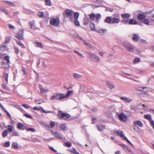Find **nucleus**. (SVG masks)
Segmentation results:
<instances>
[{
    "mask_svg": "<svg viewBox=\"0 0 154 154\" xmlns=\"http://www.w3.org/2000/svg\"><path fill=\"white\" fill-rule=\"evenodd\" d=\"M73 93L72 91H68L66 94L56 93L51 97L50 99L51 100H53L54 99L57 100H62L68 97Z\"/></svg>",
    "mask_w": 154,
    "mask_h": 154,
    "instance_id": "f257e3e1",
    "label": "nucleus"
},
{
    "mask_svg": "<svg viewBox=\"0 0 154 154\" xmlns=\"http://www.w3.org/2000/svg\"><path fill=\"white\" fill-rule=\"evenodd\" d=\"M123 46L128 51L133 52L134 51V47L130 44L127 42H122Z\"/></svg>",
    "mask_w": 154,
    "mask_h": 154,
    "instance_id": "f03ea898",
    "label": "nucleus"
},
{
    "mask_svg": "<svg viewBox=\"0 0 154 154\" xmlns=\"http://www.w3.org/2000/svg\"><path fill=\"white\" fill-rule=\"evenodd\" d=\"M58 116L61 119H63L65 120H66L69 119L70 115L66 113L63 112L61 111H59L58 112Z\"/></svg>",
    "mask_w": 154,
    "mask_h": 154,
    "instance_id": "7ed1b4c3",
    "label": "nucleus"
},
{
    "mask_svg": "<svg viewBox=\"0 0 154 154\" xmlns=\"http://www.w3.org/2000/svg\"><path fill=\"white\" fill-rule=\"evenodd\" d=\"M89 57L94 62L97 63L100 61V58L97 55L93 53H90Z\"/></svg>",
    "mask_w": 154,
    "mask_h": 154,
    "instance_id": "20e7f679",
    "label": "nucleus"
},
{
    "mask_svg": "<svg viewBox=\"0 0 154 154\" xmlns=\"http://www.w3.org/2000/svg\"><path fill=\"white\" fill-rule=\"evenodd\" d=\"M60 21L58 18H52L50 21V24L55 26H57L60 24Z\"/></svg>",
    "mask_w": 154,
    "mask_h": 154,
    "instance_id": "39448f33",
    "label": "nucleus"
},
{
    "mask_svg": "<svg viewBox=\"0 0 154 154\" xmlns=\"http://www.w3.org/2000/svg\"><path fill=\"white\" fill-rule=\"evenodd\" d=\"M23 29L20 30L17 32L16 35L15 37L17 38L20 40H22L24 38L23 37Z\"/></svg>",
    "mask_w": 154,
    "mask_h": 154,
    "instance_id": "423d86ee",
    "label": "nucleus"
},
{
    "mask_svg": "<svg viewBox=\"0 0 154 154\" xmlns=\"http://www.w3.org/2000/svg\"><path fill=\"white\" fill-rule=\"evenodd\" d=\"M73 13V12L72 11L69 9H66L65 11V14L66 16L69 17V19L72 21H73V18L72 17Z\"/></svg>",
    "mask_w": 154,
    "mask_h": 154,
    "instance_id": "0eeeda50",
    "label": "nucleus"
},
{
    "mask_svg": "<svg viewBox=\"0 0 154 154\" xmlns=\"http://www.w3.org/2000/svg\"><path fill=\"white\" fill-rule=\"evenodd\" d=\"M83 23V25L85 26H87L88 24H90L91 23V21L87 15H85Z\"/></svg>",
    "mask_w": 154,
    "mask_h": 154,
    "instance_id": "6e6552de",
    "label": "nucleus"
},
{
    "mask_svg": "<svg viewBox=\"0 0 154 154\" xmlns=\"http://www.w3.org/2000/svg\"><path fill=\"white\" fill-rule=\"evenodd\" d=\"M144 117L145 119H147L151 123V125L153 128H154V121L152 119L151 115L149 114L144 115Z\"/></svg>",
    "mask_w": 154,
    "mask_h": 154,
    "instance_id": "1a4fd4ad",
    "label": "nucleus"
},
{
    "mask_svg": "<svg viewBox=\"0 0 154 154\" xmlns=\"http://www.w3.org/2000/svg\"><path fill=\"white\" fill-rule=\"evenodd\" d=\"M33 109L35 110H41L42 111V112L44 113H52V112L51 111H46L45 110H44L43 108L41 107H40V108H38L37 107L35 106L33 107Z\"/></svg>",
    "mask_w": 154,
    "mask_h": 154,
    "instance_id": "9d476101",
    "label": "nucleus"
},
{
    "mask_svg": "<svg viewBox=\"0 0 154 154\" xmlns=\"http://www.w3.org/2000/svg\"><path fill=\"white\" fill-rule=\"evenodd\" d=\"M119 119L122 122H125L127 120L126 116L123 113H121L119 115Z\"/></svg>",
    "mask_w": 154,
    "mask_h": 154,
    "instance_id": "9b49d317",
    "label": "nucleus"
},
{
    "mask_svg": "<svg viewBox=\"0 0 154 154\" xmlns=\"http://www.w3.org/2000/svg\"><path fill=\"white\" fill-rule=\"evenodd\" d=\"M55 137L59 139H65V138L60 133L55 132L54 133Z\"/></svg>",
    "mask_w": 154,
    "mask_h": 154,
    "instance_id": "f8f14e48",
    "label": "nucleus"
},
{
    "mask_svg": "<svg viewBox=\"0 0 154 154\" xmlns=\"http://www.w3.org/2000/svg\"><path fill=\"white\" fill-rule=\"evenodd\" d=\"M119 16L118 17H114L112 18V23L115 24L119 23L120 20Z\"/></svg>",
    "mask_w": 154,
    "mask_h": 154,
    "instance_id": "ddd939ff",
    "label": "nucleus"
},
{
    "mask_svg": "<svg viewBox=\"0 0 154 154\" xmlns=\"http://www.w3.org/2000/svg\"><path fill=\"white\" fill-rule=\"evenodd\" d=\"M107 86L110 89H112L115 88V86L114 85L109 81L106 82Z\"/></svg>",
    "mask_w": 154,
    "mask_h": 154,
    "instance_id": "4468645a",
    "label": "nucleus"
},
{
    "mask_svg": "<svg viewBox=\"0 0 154 154\" xmlns=\"http://www.w3.org/2000/svg\"><path fill=\"white\" fill-rule=\"evenodd\" d=\"M91 22H93L96 18L95 15L94 14H91L87 15Z\"/></svg>",
    "mask_w": 154,
    "mask_h": 154,
    "instance_id": "2eb2a0df",
    "label": "nucleus"
},
{
    "mask_svg": "<svg viewBox=\"0 0 154 154\" xmlns=\"http://www.w3.org/2000/svg\"><path fill=\"white\" fill-rule=\"evenodd\" d=\"M112 18L110 17H106L104 20V22L106 23H112Z\"/></svg>",
    "mask_w": 154,
    "mask_h": 154,
    "instance_id": "dca6fc26",
    "label": "nucleus"
},
{
    "mask_svg": "<svg viewBox=\"0 0 154 154\" xmlns=\"http://www.w3.org/2000/svg\"><path fill=\"white\" fill-rule=\"evenodd\" d=\"M120 99L125 101L127 103L130 102L131 101V99L127 97H120Z\"/></svg>",
    "mask_w": 154,
    "mask_h": 154,
    "instance_id": "f3484780",
    "label": "nucleus"
},
{
    "mask_svg": "<svg viewBox=\"0 0 154 154\" xmlns=\"http://www.w3.org/2000/svg\"><path fill=\"white\" fill-rule=\"evenodd\" d=\"M145 17V15L143 14H138L137 15V18L139 20H143Z\"/></svg>",
    "mask_w": 154,
    "mask_h": 154,
    "instance_id": "a211bd4d",
    "label": "nucleus"
},
{
    "mask_svg": "<svg viewBox=\"0 0 154 154\" xmlns=\"http://www.w3.org/2000/svg\"><path fill=\"white\" fill-rule=\"evenodd\" d=\"M134 124L135 125H138L140 127H142L143 126V124L140 121H134Z\"/></svg>",
    "mask_w": 154,
    "mask_h": 154,
    "instance_id": "6ab92c4d",
    "label": "nucleus"
},
{
    "mask_svg": "<svg viewBox=\"0 0 154 154\" xmlns=\"http://www.w3.org/2000/svg\"><path fill=\"white\" fill-rule=\"evenodd\" d=\"M133 39L135 42H137L139 40L140 37L139 35L137 34H134L133 35Z\"/></svg>",
    "mask_w": 154,
    "mask_h": 154,
    "instance_id": "aec40b11",
    "label": "nucleus"
},
{
    "mask_svg": "<svg viewBox=\"0 0 154 154\" xmlns=\"http://www.w3.org/2000/svg\"><path fill=\"white\" fill-rule=\"evenodd\" d=\"M39 88L40 90V93L41 94H43L46 91H48V89L47 88H43L41 86H39Z\"/></svg>",
    "mask_w": 154,
    "mask_h": 154,
    "instance_id": "412c9836",
    "label": "nucleus"
},
{
    "mask_svg": "<svg viewBox=\"0 0 154 154\" xmlns=\"http://www.w3.org/2000/svg\"><path fill=\"white\" fill-rule=\"evenodd\" d=\"M128 23L131 25H136L137 23V22L136 20L131 19L129 20Z\"/></svg>",
    "mask_w": 154,
    "mask_h": 154,
    "instance_id": "4be33fe9",
    "label": "nucleus"
},
{
    "mask_svg": "<svg viewBox=\"0 0 154 154\" xmlns=\"http://www.w3.org/2000/svg\"><path fill=\"white\" fill-rule=\"evenodd\" d=\"M115 133L117 134L122 137H124V134H122L123 132L122 131H115Z\"/></svg>",
    "mask_w": 154,
    "mask_h": 154,
    "instance_id": "5701e85b",
    "label": "nucleus"
},
{
    "mask_svg": "<svg viewBox=\"0 0 154 154\" xmlns=\"http://www.w3.org/2000/svg\"><path fill=\"white\" fill-rule=\"evenodd\" d=\"M107 31V29H100L98 31L99 33L101 35H103L105 34Z\"/></svg>",
    "mask_w": 154,
    "mask_h": 154,
    "instance_id": "b1692460",
    "label": "nucleus"
},
{
    "mask_svg": "<svg viewBox=\"0 0 154 154\" xmlns=\"http://www.w3.org/2000/svg\"><path fill=\"white\" fill-rule=\"evenodd\" d=\"M60 128L63 131L66 130L68 128L67 125L65 124H61L60 125Z\"/></svg>",
    "mask_w": 154,
    "mask_h": 154,
    "instance_id": "393cba45",
    "label": "nucleus"
},
{
    "mask_svg": "<svg viewBox=\"0 0 154 154\" xmlns=\"http://www.w3.org/2000/svg\"><path fill=\"white\" fill-rule=\"evenodd\" d=\"M9 63H6L5 62H2V66H3L6 69H8L10 67V65Z\"/></svg>",
    "mask_w": 154,
    "mask_h": 154,
    "instance_id": "a878e982",
    "label": "nucleus"
},
{
    "mask_svg": "<svg viewBox=\"0 0 154 154\" xmlns=\"http://www.w3.org/2000/svg\"><path fill=\"white\" fill-rule=\"evenodd\" d=\"M73 76L74 78L76 79H80L82 77L81 75L76 73H74L73 74Z\"/></svg>",
    "mask_w": 154,
    "mask_h": 154,
    "instance_id": "bb28decb",
    "label": "nucleus"
},
{
    "mask_svg": "<svg viewBox=\"0 0 154 154\" xmlns=\"http://www.w3.org/2000/svg\"><path fill=\"white\" fill-rule=\"evenodd\" d=\"M105 126L103 125H99L97 126V128L98 130L100 131H103L105 129Z\"/></svg>",
    "mask_w": 154,
    "mask_h": 154,
    "instance_id": "cd10ccee",
    "label": "nucleus"
},
{
    "mask_svg": "<svg viewBox=\"0 0 154 154\" xmlns=\"http://www.w3.org/2000/svg\"><path fill=\"white\" fill-rule=\"evenodd\" d=\"M125 74H126L128 76H125L124 75H121L123 77L128 79H131V77H131L132 76V75L130 74H129L127 73H124Z\"/></svg>",
    "mask_w": 154,
    "mask_h": 154,
    "instance_id": "c85d7f7f",
    "label": "nucleus"
},
{
    "mask_svg": "<svg viewBox=\"0 0 154 154\" xmlns=\"http://www.w3.org/2000/svg\"><path fill=\"white\" fill-rule=\"evenodd\" d=\"M10 57L8 55H6L3 58L4 60L6 61L8 63H10Z\"/></svg>",
    "mask_w": 154,
    "mask_h": 154,
    "instance_id": "c756f323",
    "label": "nucleus"
},
{
    "mask_svg": "<svg viewBox=\"0 0 154 154\" xmlns=\"http://www.w3.org/2000/svg\"><path fill=\"white\" fill-rule=\"evenodd\" d=\"M45 5L48 6H51V2L50 0H45Z\"/></svg>",
    "mask_w": 154,
    "mask_h": 154,
    "instance_id": "7c9ffc66",
    "label": "nucleus"
},
{
    "mask_svg": "<svg viewBox=\"0 0 154 154\" xmlns=\"http://www.w3.org/2000/svg\"><path fill=\"white\" fill-rule=\"evenodd\" d=\"M63 145L67 147H70L72 146V143L69 142H68L66 143H64Z\"/></svg>",
    "mask_w": 154,
    "mask_h": 154,
    "instance_id": "2f4dec72",
    "label": "nucleus"
},
{
    "mask_svg": "<svg viewBox=\"0 0 154 154\" xmlns=\"http://www.w3.org/2000/svg\"><path fill=\"white\" fill-rule=\"evenodd\" d=\"M79 38H80V40L82 41L83 42V44L85 45V46H88L89 44L87 43L85 40H83V39L80 36H79Z\"/></svg>",
    "mask_w": 154,
    "mask_h": 154,
    "instance_id": "473e14b6",
    "label": "nucleus"
},
{
    "mask_svg": "<svg viewBox=\"0 0 154 154\" xmlns=\"http://www.w3.org/2000/svg\"><path fill=\"white\" fill-rule=\"evenodd\" d=\"M16 41L17 43V44L20 46L21 47H22L23 48H25V46L22 43H21L20 41L16 40Z\"/></svg>",
    "mask_w": 154,
    "mask_h": 154,
    "instance_id": "72a5a7b5",
    "label": "nucleus"
},
{
    "mask_svg": "<svg viewBox=\"0 0 154 154\" xmlns=\"http://www.w3.org/2000/svg\"><path fill=\"white\" fill-rule=\"evenodd\" d=\"M142 22L146 25H148L149 24V20L147 19L144 18L142 20Z\"/></svg>",
    "mask_w": 154,
    "mask_h": 154,
    "instance_id": "f704fd0d",
    "label": "nucleus"
},
{
    "mask_svg": "<svg viewBox=\"0 0 154 154\" xmlns=\"http://www.w3.org/2000/svg\"><path fill=\"white\" fill-rule=\"evenodd\" d=\"M0 10L3 12H4L5 14H8V12L7 10L4 8L2 7H0Z\"/></svg>",
    "mask_w": 154,
    "mask_h": 154,
    "instance_id": "c9c22d12",
    "label": "nucleus"
},
{
    "mask_svg": "<svg viewBox=\"0 0 154 154\" xmlns=\"http://www.w3.org/2000/svg\"><path fill=\"white\" fill-rule=\"evenodd\" d=\"M12 145L13 147L16 149H18L19 148L18 144L16 142H14L13 143Z\"/></svg>",
    "mask_w": 154,
    "mask_h": 154,
    "instance_id": "e433bc0d",
    "label": "nucleus"
},
{
    "mask_svg": "<svg viewBox=\"0 0 154 154\" xmlns=\"http://www.w3.org/2000/svg\"><path fill=\"white\" fill-rule=\"evenodd\" d=\"M122 17L123 18H128L130 17V15L128 14H122L121 15Z\"/></svg>",
    "mask_w": 154,
    "mask_h": 154,
    "instance_id": "4c0bfd02",
    "label": "nucleus"
},
{
    "mask_svg": "<svg viewBox=\"0 0 154 154\" xmlns=\"http://www.w3.org/2000/svg\"><path fill=\"white\" fill-rule=\"evenodd\" d=\"M90 28L92 30H94L95 28V26L93 22H91L90 24Z\"/></svg>",
    "mask_w": 154,
    "mask_h": 154,
    "instance_id": "58836bf2",
    "label": "nucleus"
},
{
    "mask_svg": "<svg viewBox=\"0 0 154 154\" xmlns=\"http://www.w3.org/2000/svg\"><path fill=\"white\" fill-rule=\"evenodd\" d=\"M35 44H36L35 46L41 48H42V43L40 42H36Z\"/></svg>",
    "mask_w": 154,
    "mask_h": 154,
    "instance_id": "ea45409f",
    "label": "nucleus"
},
{
    "mask_svg": "<svg viewBox=\"0 0 154 154\" xmlns=\"http://www.w3.org/2000/svg\"><path fill=\"white\" fill-rule=\"evenodd\" d=\"M4 77L6 81L7 82H8V73H5L4 74Z\"/></svg>",
    "mask_w": 154,
    "mask_h": 154,
    "instance_id": "a19ab883",
    "label": "nucleus"
},
{
    "mask_svg": "<svg viewBox=\"0 0 154 154\" xmlns=\"http://www.w3.org/2000/svg\"><path fill=\"white\" fill-rule=\"evenodd\" d=\"M8 131L7 130H5L2 133V135L3 137H5L7 135Z\"/></svg>",
    "mask_w": 154,
    "mask_h": 154,
    "instance_id": "79ce46f5",
    "label": "nucleus"
},
{
    "mask_svg": "<svg viewBox=\"0 0 154 154\" xmlns=\"http://www.w3.org/2000/svg\"><path fill=\"white\" fill-rule=\"evenodd\" d=\"M23 126V125L21 123H19L17 125V128L19 129H21Z\"/></svg>",
    "mask_w": 154,
    "mask_h": 154,
    "instance_id": "37998d69",
    "label": "nucleus"
},
{
    "mask_svg": "<svg viewBox=\"0 0 154 154\" xmlns=\"http://www.w3.org/2000/svg\"><path fill=\"white\" fill-rule=\"evenodd\" d=\"M79 16V14L77 12L75 13L74 14V17L75 19H78Z\"/></svg>",
    "mask_w": 154,
    "mask_h": 154,
    "instance_id": "c03bdc74",
    "label": "nucleus"
},
{
    "mask_svg": "<svg viewBox=\"0 0 154 154\" xmlns=\"http://www.w3.org/2000/svg\"><path fill=\"white\" fill-rule=\"evenodd\" d=\"M38 15L41 18H43L44 17L43 13L42 12H39Z\"/></svg>",
    "mask_w": 154,
    "mask_h": 154,
    "instance_id": "a18cd8bd",
    "label": "nucleus"
},
{
    "mask_svg": "<svg viewBox=\"0 0 154 154\" xmlns=\"http://www.w3.org/2000/svg\"><path fill=\"white\" fill-rule=\"evenodd\" d=\"M74 24L77 26H79L80 25L79 23L78 19H75L74 21Z\"/></svg>",
    "mask_w": 154,
    "mask_h": 154,
    "instance_id": "49530a36",
    "label": "nucleus"
},
{
    "mask_svg": "<svg viewBox=\"0 0 154 154\" xmlns=\"http://www.w3.org/2000/svg\"><path fill=\"white\" fill-rule=\"evenodd\" d=\"M26 130L27 131H31L33 132H35V129L32 128H27L26 129Z\"/></svg>",
    "mask_w": 154,
    "mask_h": 154,
    "instance_id": "de8ad7c7",
    "label": "nucleus"
},
{
    "mask_svg": "<svg viewBox=\"0 0 154 154\" xmlns=\"http://www.w3.org/2000/svg\"><path fill=\"white\" fill-rule=\"evenodd\" d=\"M73 51H74V52H75V53H76L79 56L81 57H83V58L84 57L83 56L82 54H81V53H79V52H78V51H76L75 50H74Z\"/></svg>",
    "mask_w": 154,
    "mask_h": 154,
    "instance_id": "09e8293b",
    "label": "nucleus"
},
{
    "mask_svg": "<svg viewBox=\"0 0 154 154\" xmlns=\"http://www.w3.org/2000/svg\"><path fill=\"white\" fill-rule=\"evenodd\" d=\"M5 2H7L8 5H11V6H14L15 5L14 4L11 2H10L8 1H5Z\"/></svg>",
    "mask_w": 154,
    "mask_h": 154,
    "instance_id": "8fccbe9b",
    "label": "nucleus"
},
{
    "mask_svg": "<svg viewBox=\"0 0 154 154\" xmlns=\"http://www.w3.org/2000/svg\"><path fill=\"white\" fill-rule=\"evenodd\" d=\"M140 59L139 58L137 57L135 58V59L133 61V63H136L140 61Z\"/></svg>",
    "mask_w": 154,
    "mask_h": 154,
    "instance_id": "3c124183",
    "label": "nucleus"
},
{
    "mask_svg": "<svg viewBox=\"0 0 154 154\" xmlns=\"http://www.w3.org/2000/svg\"><path fill=\"white\" fill-rule=\"evenodd\" d=\"M22 71L23 72L24 74L25 75L27 74V73L26 72L27 69L23 67L22 70Z\"/></svg>",
    "mask_w": 154,
    "mask_h": 154,
    "instance_id": "603ef678",
    "label": "nucleus"
},
{
    "mask_svg": "<svg viewBox=\"0 0 154 154\" xmlns=\"http://www.w3.org/2000/svg\"><path fill=\"white\" fill-rule=\"evenodd\" d=\"M14 52L15 53L18 54L19 51V50L18 48L15 46L14 47Z\"/></svg>",
    "mask_w": 154,
    "mask_h": 154,
    "instance_id": "864d4df0",
    "label": "nucleus"
},
{
    "mask_svg": "<svg viewBox=\"0 0 154 154\" xmlns=\"http://www.w3.org/2000/svg\"><path fill=\"white\" fill-rule=\"evenodd\" d=\"M35 103L37 104H40L42 103V101L41 100H35Z\"/></svg>",
    "mask_w": 154,
    "mask_h": 154,
    "instance_id": "5fc2aeb1",
    "label": "nucleus"
},
{
    "mask_svg": "<svg viewBox=\"0 0 154 154\" xmlns=\"http://www.w3.org/2000/svg\"><path fill=\"white\" fill-rule=\"evenodd\" d=\"M10 142H8L5 143L4 146L5 147H8L10 146Z\"/></svg>",
    "mask_w": 154,
    "mask_h": 154,
    "instance_id": "6e6d98bb",
    "label": "nucleus"
},
{
    "mask_svg": "<svg viewBox=\"0 0 154 154\" xmlns=\"http://www.w3.org/2000/svg\"><path fill=\"white\" fill-rule=\"evenodd\" d=\"M23 116H24L27 118H29L31 119H32V117L31 116L26 114H24Z\"/></svg>",
    "mask_w": 154,
    "mask_h": 154,
    "instance_id": "4d7b16f0",
    "label": "nucleus"
},
{
    "mask_svg": "<svg viewBox=\"0 0 154 154\" xmlns=\"http://www.w3.org/2000/svg\"><path fill=\"white\" fill-rule=\"evenodd\" d=\"M21 105L26 109H28L29 108V106L27 104H23Z\"/></svg>",
    "mask_w": 154,
    "mask_h": 154,
    "instance_id": "13d9d810",
    "label": "nucleus"
},
{
    "mask_svg": "<svg viewBox=\"0 0 154 154\" xmlns=\"http://www.w3.org/2000/svg\"><path fill=\"white\" fill-rule=\"evenodd\" d=\"M50 126L51 128L54 127L55 126V123L53 122H50Z\"/></svg>",
    "mask_w": 154,
    "mask_h": 154,
    "instance_id": "bf43d9fd",
    "label": "nucleus"
},
{
    "mask_svg": "<svg viewBox=\"0 0 154 154\" xmlns=\"http://www.w3.org/2000/svg\"><path fill=\"white\" fill-rule=\"evenodd\" d=\"M8 131L9 132H11L12 131V129L11 126L10 125H8Z\"/></svg>",
    "mask_w": 154,
    "mask_h": 154,
    "instance_id": "052dcab7",
    "label": "nucleus"
},
{
    "mask_svg": "<svg viewBox=\"0 0 154 154\" xmlns=\"http://www.w3.org/2000/svg\"><path fill=\"white\" fill-rule=\"evenodd\" d=\"M140 41L142 43H143L144 44H147V42L145 40H144V39H141L140 40Z\"/></svg>",
    "mask_w": 154,
    "mask_h": 154,
    "instance_id": "680f3d73",
    "label": "nucleus"
},
{
    "mask_svg": "<svg viewBox=\"0 0 154 154\" xmlns=\"http://www.w3.org/2000/svg\"><path fill=\"white\" fill-rule=\"evenodd\" d=\"M130 109L134 111H135L136 110V107L133 106H130Z\"/></svg>",
    "mask_w": 154,
    "mask_h": 154,
    "instance_id": "e2e57ef3",
    "label": "nucleus"
},
{
    "mask_svg": "<svg viewBox=\"0 0 154 154\" xmlns=\"http://www.w3.org/2000/svg\"><path fill=\"white\" fill-rule=\"evenodd\" d=\"M96 16V20H98V18H100L101 17V15L100 14H97V15H95Z\"/></svg>",
    "mask_w": 154,
    "mask_h": 154,
    "instance_id": "0e129e2a",
    "label": "nucleus"
},
{
    "mask_svg": "<svg viewBox=\"0 0 154 154\" xmlns=\"http://www.w3.org/2000/svg\"><path fill=\"white\" fill-rule=\"evenodd\" d=\"M122 22L125 24L128 23L129 20H122Z\"/></svg>",
    "mask_w": 154,
    "mask_h": 154,
    "instance_id": "69168bd1",
    "label": "nucleus"
},
{
    "mask_svg": "<svg viewBox=\"0 0 154 154\" xmlns=\"http://www.w3.org/2000/svg\"><path fill=\"white\" fill-rule=\"evenodd\" d=\"M150 17L151 20L154 21V14H152Z\"/></svg>",
    "mask_w": 154,
    "mask_h": 154,
    "instance_id": "338daca9",
    "label": "nucleus"
},
{
    "mask_svg": "<svg viewBox=\"0 0 154 154\" xmlns=\"http://www.w3.org/2000/svg\"><path fill=\"white\" fill-rule=\"evenodd\" d=\"M10 40V38L9 37H7L5 38V41L7 43H8Z\"/></svg>",
    "mask_w": 154,
    "mask_h": 154,
    "instance_id": "774afa93",
    "label": "nucleus"
}]
</instances>
